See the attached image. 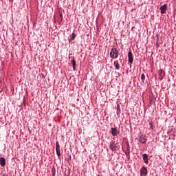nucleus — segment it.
<instances>
[{
    "label": "nucleus",
    "mask_w": 176,
    "mask_h": 176,
    "mask_svg": "<svg viewBox=\"0 0 176 176\" xmlns=\"http://www.w3.org/2000/svg\"><path fill=\"white\" fill-rule=\"evenodd\" d=\"M111 58H118L119 57V51L117 48H112L110 52Z\"/></svg>",
    "instance_id": "f257e3e1"
},
{
    "label": "nucleus",
    "mask_w": 176,
    "mask_h": 176,
    "mask_svg": "<svg viewBox=\"0 0 176 176\" xmlns=\"http://www.w3.org/2000/svg\"><path fill=\"white\" fill-rule=\"evenodd\" d=\"M111 133L112 135H113V137H116V135H118V129L116 128H111Z\"/></svg>",
    "instance_id": "423d86ee"
},
{
    "label": "nucleus",
    "mask_w": 176,
    "mask_h": 176,
    "mask_svg": "<svg viewBox=\"0 0 176 176\" xmlns=\"http://www.w3.org/2000/svg\"><path fill=\"white\" fill-rule=\"evenodd\" d=\"M140 142H142V144H146V139L145 138V135H142L139 138Z\"/></svg>",
    "instance_id": "39448f33"
},
{
    "label": "nucleus",
    "mask_w": 176,
    "mask_h": 176,
    "mask_svg": "<svg viewBox=\"0 0 176 176\" xmlns=\"http://www.w3.org/2000/svg\"><path fill=\"white\" fill-rule=\"evenodd\" d=\"M56 150H60V144L58 142H56Z\"/></svg>",
    "instance_id": "ddd939ff"
},
{
    "label": "nucleus",
    "mask_w": 176,
    "mask_h": 176,
    "mask_svg": "<svg viewBox=\"0 0 176 176\" xmlns=\"http://www.w3.org/2000/svg\"><path fill=\"white\" fill-rule=\"evenodd\" d=\"M161 14H164L167 10V4H164L160 7Z\"/></svg>",
    "instance_id": "20e7f679"
},
{
    "label": "nucleus",
    "mask_w": 176,
    "mask_h": 176,
    "mask_svg": "<svg viewBox=\"0 0 176 176\" xmlns=\"http://www.w3.org/2000/svg\"><path fill=\"white\" fill-rule=\"evenodd\" d=\"M2 176H8L6 174H3Z\"/></svg>",
    "instance_id": "a211bd4d"
},
{
    "label": "nucleus",
    "mask_w": 176,
    "mask_h": 176,
    "mask_svg": "<svg viewBox=\"0 0 176 176\" xmlns=\"http://www.w3.org/2000/svg\"><path fill=\"white\" fill-rule=\"evenodd\" d=\"M75 38H76V34H75V33H72L70 41H74Z\"/></svg>",
    "instance_id": "f8f14e48"
},
{
    "label": "nucleus",
    "mask_w": 176,
    "mask_h": 176,
    "mask_svg": "<svg viewBox=\"0 0 176 176\" xmlns=\"http://www.w3.org/2000/svg\"><path fill=\"white\" fill-rule=\"evenodd\" d=\"M113 65H114L116 69H118V70L120 69V64H119V61L116 60L114 62Z\"/></svg>",
    "instance_id": "0eeeda50"
},
{
    "label": "nucleus",
    "mask_w": 176,
    "mask_h": 176,
    "mask_svg": "<svg viewBox=\"0 0 176 176\" xmlns=\"http://www.w3.org/2000/svg\"><path fill=\"white\" fill-rule=\"evenodd\" d=\"M116 148V145L113 143H112L111 144H110V149H111V151H115Z\"/></svg>",
    "instance_id": "9b49d317"
},
{
    "label": "nucleus",
    "mask_w": 176,
    "mask_h": 176,
    "mask_svg": "<svg viewBox=\"0 0 176 176\" xmlns=\"http://www.w3.org/2000/svg\"><path fill=\"white\" fill-rule=\"evenodd\" d=\"M149 125H150V127H151V130H153V122H150Z\"/></svg>",
    "instance_id": "dca6fc26"
},
{
    "label": "nucleus",
    "mask_w": 176,
    "mask_h": 176,
    "mask_svg": "<svg viewBox=\"0 0 176 176\" xmlns=\"http://www.w3.org/2000/svg\"><path fill=\"white\" fill-rule=\"evenodd\" d=\"M128 61L131 65L133 61H134V58L133 57V53L131 52H128Z\"/></svg>",
    "instance_id": "f03ea898"
},
{
    "label": "nucleus",
    "mask_w": 176,
    "mask_h": 176,
    "mask_svg": "<svg viewBox=\"0 0 176 176\" xmlns=\"http://www.w3.org/2000/svg\"><path fill=\"white\" fill-rule=\"evenodd\" d=\"M6 162V160H5V158L3 157L0 158V165L1 166V167L5 166Z\"/></svg>",
    "instance_id": "1a4fd4ad"
},
{
    "label": "nucleus",
    "mask_w": 176,
    "mask_h": 176,
    "mask_svg": "<svg viewBox=\"0 0 176 176\" xmlns=\"http://www.w3.org/2000/svg\"><path fill=\"white\" fill-rule=\"evenodd\" d=\"M142 157L144 163H146V164H148V154H143Z\"/></svg>",
    "instance_id": "6e6552de"
},
{
    "label": "nucleus",
    "mask_w": 176,
    "mask_h": 176,
    "mask_svg": "<svg viewBox=\"0 0 176 176\" xmlns=\"http://www.w3.org/2000/svg\"><path fill=\"white\" fill-rule=\"evenodd\" d=\"M56 151L57 156H58V157H60V156H61V153H60V150H56Z\"/></svg>",
    "instance_id": "2eb2a0df"
},
{
    "label": "nucleus",
    "mask_w": 176,
    "mask_h": 176,
    "mask_svg": "<svg viewBox=\"0 0 176 176\" xmlns=\"http://www.w3.org/2000/svg\"><path fill=\"white\" fill-rule=\"evenodd\" d=\"M141 79L142 80V83L145 81V74H142L141 76Z\"/></svg>",
    "instance_id": "4468645a"
},
{
    "label": "nucleus",
    "mask_w": 176,
    "mask_h": 176,
    "mask_svg": "<svg viewBox=\"0 0 176 176\" xmlns=\"http://www.w3.org/2000/svg\"><path fill=\"white\" fill-rule=\"evenodd\" d=\"M140 174H141V176L146 175V174H148V168H146V167H145V166H143L140 169Z\"/></svg>",
    "instance_id": "7ed1b4c3"
},
{
    "label": "nucleus",
    "mask_w": 176,
    "mask_h": 176,
    "mask_svg": "<svg viewBox=\"0 0 176 176\" xmlns=\"http://www.w3.org/2000/svg\"><path fill=\"white\" fill-rule=\"evenodd\" d=\"M125 155H126V156H128V155H130V152H129V153H125Z\"/></svg>",
    "instance_id": "f3484780"
},
{
    "label": "nucleus",
    "mask_w": 176,
    "mask_h": 176,
    "mask_svg": "<svg viewBox=\"0 0 176 176\" xmlns=\"http://www.w3.org/2000/svg\"><path fill=\"white\" fill-rule=\"evenodd\" d=\"M72 64L73 65V69L74 71H75L76 69V61L75 60V59H73L72 60Z\"/></svg>",
    "instance_id": "9d476101"
}]
</instances>
